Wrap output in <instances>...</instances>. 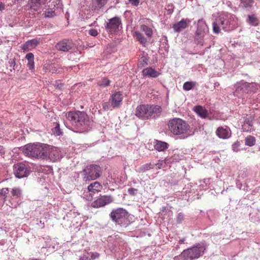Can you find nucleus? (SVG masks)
Segmentation results:
<instances>
[{"instance_id":"f257e3e1","label":"nucleus","mask_w":260,"mask_h":260,"mask_svg":"<svg viewBox=\"0 0 260 260\" xmlns=\"http://www.w3.org/2000/svg\"><path fill=\"white\" fill-rule=\"evenodd\" d=\"M213 31L218 34L221 29L230 32L239 26L238 19L236 15L226 12H219L213 22Z\"/></svg>"},{"instance_id":"f03ea898","label":"nucleus","mask_w":260,"mask_h":260,"mask_svg":"<svg viewBox=\"0 0 260 260\" xmlns=\"http://www.w3.org/2000/svg\"><path fill=\"white\" fill-rule=\"evenodd\" d=\"M210 184V179H204L200 182V184H194L193 185H187L184 187L180 192V199L187 201H192L195 199H198V189L200 190H206L208 188Z\"/></svg>"},{"instance_id":"7ed1b4c3","label":"nucleus","mask_w":260,"mask_h":260,"mask_svg":"<svg viewBox=\"0 0 260 260\" xmlns=\"http://www.w3.org/2000/svg\"><path fill=\"white\" fill-rule=\"evenodd\" d=\"M162 112L160 106L149 104H142L138 106L135 111L136 116L142 120L156 119Z\"/></svg>"},{"instance_id":"20e7f679","label":"nucleus","mask_w":260,"mask_h":260,"mask_svg":"<svg viewBox=\"0 0 260 260\" xmlns=\"http://www.w3.org/2000/svg\"><path fill=\"white\" fill-rule=\"evenodd\" d=\"M112 220L116 225L126 228L132 222V216L124 209L119 208L113 210L110 214Z\"/></svg>"},{"instance_id":"39448f33","label":"nucleus","mask_w":260,"mask_h":260,"mask_svg":"<svg viewBox=\"0 0 260 260\" xmlns=\"http://www.w3.org/2000/svg\"><path fill=\"white\" fill-rule=\"evenodd\" d=\"M67 119L72 125L81 128L87 125L88 117L86 113L79 111H70L66 114Z\"/></svg>"},{"instance_id":"423d86ee","label":"nucleus","mask_w":260,"mask_h":260,"mask_svg":"<svg viewBox=\"0 0 260 260\" xmlns=\"http://www.w3.org/2000/svg\"><path fill=\"white\" fill-rule=\"evenodd\" d=\"M46 144H27L23 148V152L30 157L46 158Z\"/></svg>"},{"instance_id":"0eeeda50","label":"nucleus","mask_w":260,"mask_h":260,"mask_svg":"<svg viewBox=\"0 0 260 260\" xmlns=\"http://www.w3.org/2000/svg\"><path fill=\"white\" fill-rule=\"evenodd\" d=\"M207 248L204 243H198L191 248L184 250L180 255L183 260H193L202 256Z\"/></svg>"},{"instance_id":"6e6552de","label":"nucleus","mask_w":260,"mask_h":260,"mask_svg":"<svg viewBox=\"0 0 260 260\" xmlns=\"http://www.w3.org/2000/svg\"><path fill=\"white\" fill-rule=\"evenodd\" d=\"M260 89V84L255 83H248L243 80L237 83L236 86L235 95L242 96L241 94L255 93Z\"/></svg>"},{"instance_id":"1a4fd4ad","label":"nucleus","mask_w":260,"mask_h":260,"mask_svg":"<svg viewBox=\"0 0 260 260\" xmlns=\"http://www.w3.org/2000/svg\"><path fill=\"white\" fill-rule=\"evenodd\" d=\"M140 31H135L134 37L143 46H145L147 43V38L150 39L153 36V31L151 27L145 24H141L140 25Z\"/></svg>"},{"instance_id":"9d476101","label":"nucleus","mask_w":260,"mask_h":260,"mask_svg":"<svg viewBox=\"0 0 260 260\" xmlns=\"http://www.w3.org/2000/svg\"><path fill=\"white\" fill-rule=\"evenodd\" d=\"M83 173L86 180H94L100 177L102 169L98 165H90L84 169Z\"/></svg>"},{"instance_id":"9b49d317","label":"nucleus","mask_w":260,"mask_h":260,"mask_svg":"<svg viewBox=\"0 0 260 260\" xmlns=\"http://www.w3.org/2000/svg\"><path fill=\"white\" fill-rule=\"evenodd\" d=\"M208 31V27L205 21L203 19L199 20L194 38V40L197 44L203 45L202 40Z\"/></svg>"},{"instance_id":"f8f14e48","label":"nucleus","mask_w":260,"mask_h":260,"mask_svg":"<svg viewBox=\"0 0 260 260\" xmlns=\"http://www.w3.org/2000/svg\"><path fill=\"white\" fill-rule=\"evenodd\" d=\"M22 196V190L18 187H14L11 189L8 196L9 206L12 208H16L18 204V200Z\"/></svg>"},{"instance_id":"ddd939ff","label":"nucleus","mask_w":260,"mask_h":260,"mask_svg":"<svg viewBox=\"0 0 260 260\" xmlns=\"http://www.w3.org/2000/svg\"><path fill=\"white\" fill-rule=\"evenodd\" d=\"M113 198L110 196H100L91 204V207L93 208L103 207L113 202Z\"/></svg>"},{"instance_id":"4468645a","label":"nucleus","mask_w":260,"mask_h":260,"mask_svg":"<svg viewBox=\"0 0 260 260\" xmlns=\"http://www.w3.org/2000/svg\"><path fill=\"white\" fill-rule=\"evenodd\" d=\"M121 24L120 18L115 17L108 20V22L105 25V29L111 34H113L119 30V27Z\"/></svg>"},{"instance_id":"2eb2a0df","label":"nucleus","mask_w":260,"mask_h":260,"mask_svg":"<svg viewBox=\"0 0 260 260\" xmlns=\"http://www.w3.org/2000/svg\"><path fill=\"white\" fill-rule=\"evenodd\" d=\"M45 151L46 152V158H48L53 161H55L61 157L60 151L57 147L46 144Z\"/></svg>"},{"instance_id":"dca6fc26","label":"nucleus","mask_w":260,"mask_h":260,"mask_svg":"<svg viewBox=\"0 0 260 260\" xmlns=\"http://www.w3.org/2000/svg\"><path fill=\"white\" fill-rule=\"evenodd\" d=\"M14 174L16 177L21 178L26 177L29 174V171L25 165L22 162L14 165Z\"/></svg>"},{"instance_id":"f3484780","label":"nucleus","mask_w":260,"mask_h":260,"mask_svg":"<svg viewBox=\"0 0 260 260\" xmlns=\"http://www.w3.org/2000/svg\"><path fill=\"white\" fill-rule=\"evenodd\" d=\"M193 134L189 125L180 118V139L186 138Z\"/></svg>"},{"instance_id":"a211bd4d","label":"nucleus","mask_w":260,"mask_h":260,"mask_svg":"<svg viewBox=\"0 0 260 260\" xmlns=\"http://www.w3.org/2000/svg\"><path fill=\"white\" fill-rule=\"evenodd\" d=\"M215 134L220 139H228L231 137L232 132L229 126L224 125L218 127L216 130Z\"/></svg>"},{"instance_id":"6ab92c4d","label":"nucleus","mask_w":260,"mask_h":260,"mask_svg":"<svg viewBox=\"0 0 260 260\" xmlns=\"http://www.w3.org/2000/svg\"><path fill=\"white\" fill-rule=\"evenodd\" d=\"M123 98L122 94L119 91L112 93L109 99L112 107L114 109L119 107L122 103Z\"/></svg>"},{"instance_id":"aec40b11","label":"nucleus","mask_w":260,"mask_h":260,"mask_svg":"<svg viewBox=\"0 0 260 260\" xmlns=\"http://www.w3.org/2000/svg\"><path fill=\"white\" fill-rule=\"evenodd\" d=\"M254 118L251 115H246L243 117L242 129L243 132H251L254 130Z\"/></svg>"},{"instance_id":"412c9836","label":"nucleus","mask_w":260,"mask_h":260,"mask_svg":"<svg viewBox=\"0 0 260 260\" xmlns=\"http://www.w3.org/2000/svg\"><path fill=\"white\" fill-rule=\"evenodd\" d=\"M74 46V43L71 40L64 39L58 42L56 48L57 50L62 51H68Z\"/></svg>"},{"instance_id":"4be33fe9","label":"nucleus","mask_w":260,"mask_h":260,"mask_svg":"<svg viewBox=\"0 0 260 260\" xmlns=\"http://www.w3.org/2000/svg\"><path fill=\"white\" fill-rule=\"evenodd\" d=\"M43 70L45 73H58L61 71L62 68L58 64L48 62L44 64Z\"/></svg>"},{"instance_id":"5701e85b","label":"nucleus","mask_w":260,"mask_h":260,"mask_svg":"<svg viewBox=\"0 0 260 260\" xmlns=\"http://www.w3.org/2000/svg\"><path fill=\"white\" fill-rule=\"evenodd\" d=\"M39 44V40L34 39L26 42L21 47L23 52H27L35 48Z\"/></svg>"},{"instance_id":"b1692460","label":"nucleus","mask_w":260,"mask_h":260,"mask_svg":"<svg viewBox=\"0 0 260 260\" xmlns=\"http://www.w3.org/2000/svg\"><path fill=\"white\" fill-rule=\"evenodd\" d=\"M51 0H29L30 8L36 11H39L41 9L42 6L47 4Z\"/></svg>"},{"instance_id":"393cba45","label":"nucleus","mask_w":260,"mask_h":260,"mask_svg":"<svg viewBox=\"0 0 260 260\" xmlns=\"http://www.w3.org/2000/svg\"><path fill=\"white\" fill-rule=\"evenodd\" d=\"M168 126L170 131L174 135L179 134V118H173L169 120Z\"/></svg>"},{"instance_id":"a878e982","label":"nucleus","mask_w":260,"mask_h":260,"mask_svg":"<svg viewBox=\"0 0 260 260\" xmlns=\"http://www.w3.org/2000/svg\"><path fill=\"white\" fill-rule=\"evenodd\" d=\"M142 73L144 76L150 78H156L160 75L159 71L156 70L152 67H148L144 69L142 71Z\"/></svg>"},{"instance_id":"bb28decb","label":"nucleus","mask_w":260,"mask_h":260,"mask_svg":"<svg viewBox=\"0 0 260 260\" xmlns=\"http://www.w3.org/2000/svg\"><path fill=\"white\" fill-rule=\"evenodd\" d=\"M108 0H92L90 5V9L92 11H97L103 8Z\"/></svg>"},{"instance_id":"cd10ccee","label":"nucleus","mask_w":260,"mask_h":260,"mask_svg":"<svg viewBox=\"0 0 260 260\" xmlns=\"http://www.w3.org/2000/svg\"><path fill=\"white\" fill-rule=\"evenodd\" d=\"M102 188L103 186L102 184L98 181L91 183L87 186L88 191L93 193H98L100 192L102 190Z\"/></svg>"},{"instance_id":"c85d7f7f","label":"nucleus","mask_w":260,"mask_h":260,"mask_svg":"<svg viewBox=\"0 0 260 260\" xmlns=\"http://www.w3.org/2000/svg\"><path fill=\"white\" fill-rule=\"evenodd\" d=\"M194 111L201 118H206L208 117V113L207 110L203 106H196L193 108Z\"/></svg>"},{"instance_id":"c756f323","label":"nucleus","mask_w":260,"mask_h":260,"mask_svg":"<svg viewBox=\"0 0 260 260\" xmlns=\"http://www.w3.org/2000/svg\"><path fill=\"white\" fill-rule=\"evenodd\" d=\"M154 148L158 151H162L168 147V144L165 142L156 140L154 145Z\"/></svg>"},{"instance_id":"7c9ffc66","label":"nucleus","mask_w":260,"mask_h":260,"mask_svg":"<svg viewBox=\"0 0 260 260\" xmlns=\"http://www.w3.org/2000/svg\"><path fill=\"white\" fill-rule=\"evenodd\" d=\"M25 58L28 61L27 67L31 71H34L35 69V62H34V55L32 53H27Z\"/></svg>"},{"instance_id":"2f4dec72","label":"nucleus","mask_w":260,"mask_h":260,"mask_svg":"<svg viewBox=\"0 0 260 260\" xmlns=\"http://www.w3.org/2000/svg\"><path fill=\"white\" fill-rule=\"evenodd\" d=\"M191 21L192 19L189 18H182L180 20V31L182 29L187 28Z\"/></svg>"},{"instance_id":"473e14b6","label":"nucleus","mask_w":260,"mask_h":260,"mask_svg":"<svg viewBox=\"0 0 260 260\" xmlns=\"http://www.w3.org/2000/svg\"><path fill=\"white\" fill-rule=\"evenodd\" d=\"M256 143V139L252 136H248L245 139V144L249 147H252L255 145Z\"/></svg>"},{"instance_id":"72a5a7b5","label":"nucleus","mask_w":260,"mask_h":260,"mask_svg":"<svg viewBox=\"0 0 260 260\" xmlns=\"http://www.w3.org/2000/svg\"><path fill=\"white\" fill-rule=\"evenodd\" d=\"M154 167V163L150 162V163L146 164L139 168V172L143 173V172L148 171L151 169H153Z\"/></svg>"},{"instance_id":"f704fd0d","label":"nucleus","mask_w":260,"mask_h":260,"mask_svg":"<svg viewBox=\"0 0 260 260\" xmlns=\"http://www.w3.org/2000/svg\"><path fill=\"white\" fill-rule=\"evenodd\" d=\"M197 85V83L194 81L185 82L183 85V89L185 91H189L192 89Z\"/></svg>"},{"instance_id":"c9c22d12","label":"nucleus","mask_w":260,"mask_h":260,"mask_svg":"<svg viewBox=\"0 0 260 260\" xmlns=\"http://www.w3.org/2000/svg\"><path fill=\"white\" fill-rule=\"evenodd\" d=\"M247 21L254 26H256L258 24V19L254 14L248 15Z\"/></svg>"},{"instance_id":"e433bc0d","label":"nucleus","mask_w":260,"mask_h":260,"mask_svg":"<svg viewBox=\"0 0 260 260\" xmlns=\"http://www.w3.org/2000/svg\"><path fill=\"white\" fill-rule=\"evenodd\" d=\"M242 6L246 8H250L253 3L254 0H240Z\"/></svg>"},{"instance_id":"4c0bfd02","label":"nucleus","mask_w":260,"mask_h":260,"mask_svg":"<svg viewBox=\"0 0 260 260\" xmlns=\"http://www.w3.org/2000/svg\"><path fill=\"white\" fill-rule=\"evenodd\" d=\"M52 133L56 136L61 135L62 132L59 127V123H56L55 126L52 129Z\"/></svg>"},{"instance_id":"58836bf2","label":"nucleus","mask_w":260,"mask_h":260,"mask_svg":"<svg viewBox=\"0 0 260 260\" xmlns=\"http://www.w3.org/2000/svg\"><path fill=\"white\" fill-rule=\"evenodd\" d=\"M167 161L168 159H167L162 160H159L157 163L154 164V166L156 167L157 169H161V168H164L166 166Z\"/></svg>"},{"instance_id":"ea45409f","label":"nucleus","mask_w":260,"mask_h":260,"mask_svg":"<svg viewBox=\"0 0 260 260\" xmlns=\"http://www.w3.org/2000/svg\"><path fill=\"white\" fill-rule=\"evenodd\" d=\"M147 61L148 59L145 56L142 57L138 63V67L139 68H142L144 67L146 65H147Z\"/></svg>"},{"instance_id":"a19ab883","label":"nucleus","mask_w":260,"mask_h":260,"mask_svg":"<svg viewBox=\"0 0 260 260\" xmlns=\"http://www.w3.org/2000/svg\"><path fill=\"white\" fill-rule=\"evenodd\" d=\"M110 80L106 78H103L99 81L98 85L100 86H107L110 84Z\"/></svg>"},{"instance_id":"79ce46f5","label":"nucleus","mask_w":260,"mask_h":260,"mask_svg":"<svg viewBox=\"0 0 260 260\" xmlns=\"http://www.w3.org/2000/svg\"><path fill=\"white\" fill-rule=\"evenodd\" d=\"M9 191L8 188H4L0 190V194L5 197V201H8V196L7 194H8Z\"/></svg>"},{"instance_id":"37998d69","label":"nucleus","mask_w":260,"mask_h":260,"mask_svg":"<svg viewBox=\"0 0 260 260\" xmlns=\"http://www.w3.org/2000/svg\"><path fill=\"white\" fill-rule=\"evenodd\" d=\"M83 198L87 201H91L93 199V193L88 191L87 192L84 194Z\"/></svg>"},{"instance_id":"c03bdc74","label":"nucleus","mask_w":260,"mask_h":260,"mask_svg":"<svg viewBox=\"0 0 260 260\" xmlns=\"http://www.w3.org/2000/svg\"><path fill=\"white\" fill-rule=\"evenodd\" d=\"M43 14L44 15L45 17H52L55 15L54 11L52 10H48L46 11Z\"/></svg>"},{"instance_id":"a18cd8bd","label":"nucleus","mask_w":260,"mask_h":260,"mask_svg":"<svg viewBox=\"0 0 260 260\" xmlns=\"http://www.w3.org/2000/svg\"><path fill=\"white\" fill-rule=\"evenodd\" d=\"M240 142L236 141L232 145V150L235 152H238L240 150Z\"/></svg>"},{"instance_id":"49530a36","label":"nucleus","mask_w":260,"mask_h":260,"mask_svg":"<svg viewBox=\"0 0 260 260\" xmlns=\"http://www.w3.org/2000/svg\"><path fill=\"white\" fill-rule=\"evenodd\" d=\"M111 104H109L108 102H105L103 104V108L105 111L111 110Z\"/></svg>"},{"instance_id":"de8ad7c7","label":"nucleus","mask_w":260,"mask_h":260,"mask_svg":"<svg viewBox=\"0 0 260 260\" xmlns=\"http://www.w3.org/2000/svg\"><path fill=\"white\" fill-rule=\"evenodd\" d=\"M88 34L91 36L96 37L98 36L99 33L97 30L92 28L88 30Z\"/></svg>"},{"instance_id":"09e8293b","label":"nucleus","mask_w":260,"mask_h":260,"mask_svg":"<svg viewBox=\"0 0 260 260\" xmlns=\"http://www.w3.org/2000/svg\"><path fill=\"white\" fill-rule=\"evenodd\" d=\"M90 256L91 259H95L100 256V254L98 252H91Z\"/></svg>"},{"instance_id":"8fccbe9b","label":"nucleus","mask_w":260,"mask_h":260,"mask_svg":"<svg viewBox=\"0 0 260 260\" xmlns=\"http://www.w3.org/2000/svg\"><path fill=\"white\" fill-rule=\"evenodd\" d=\"M129 2L134 6H138L139 4V0H128Z\"/></svg>"},{"instance_id":"3c124183","label":"nucleus","mask_w":260,"mask_h":260,"mask_svg":"<svg viewBox=\"0 0 260 260\" xmlns=\"http://www.w3.org/2000/svg\"><path fill=\"white\" fill-rule=\"evenodd\" d=\"M137 190V189L134 188H130L128 189V192L129 194L132 196L135 195V192Z\"/></svg>"},{"instance_id":"603ef678","label":"nucleus","mask_w":260,"mask_h":260,"mask_svg":"<svg viewBox=\"0 0 260 260\" xmlns=\"http://www.w3.org/2000/svg\"><path fill=\"white\" fill-rule=\"evenodd\" d=\"M174 28L176 31H179V23H175L174 25Z\"/></svg>"},{"instance_id":"864d4df0","label":"nucleus","mask_w":260,"mask_h":260,"mask_svg":"<svg viewBox=\"0 0 260 260\" xmlns=\"http://www.w3.org/2000/svg\"><path fill=\"white\" fill-rule=\"evenodd\" d=\"M4 9H5V5L2 3H0V11H2Z\"/></svg>"},{"instance_id":"5fc2aeb1","label":"nucleus","mask_w":260,"mask_h":260,"mask_svg":"<svg viewBox=\"0 0 260 260\" xmlns=\"http://www.w3.org/2000/svg\"><path fill=\"white\" fill-rule=\"evenodd\" d=\"M11 61L12 64L13 65V66L14 67L16 64L15 59H11Z\"/></svg>"},{"instance_id":"6e6d98bb","label":"nucleus","mask_w":260,"mask_h":260,"mask_svg":"<svg viewBox=\"0 0 260 260\" xmlns=\"http://www.w3.org/2000/svg\"><path fill=\"white\" fill-rule=\"evenodd\" d=\"M88 257L86 256H83L81 257L79 260H88Z\"/></svg>"},{"instance_id":"4d7b16f0","label":"nucleus","mask_w":260,"mask_h":260,"mask_svg":"<svg viewBox=\"0 0 260 260\" xmlns=\"http://www.w3.org/2000/svg\"><path fill=\"white\" fill-rule=\"evenodd\" d=\"M185 240L184 239H181V240H180V244L181 243H183L184 242Z\"/></svg>"},{"instance_id":"13d9d810","label":"nucleus","mask_w":260,"mask_h":260,"mask_svg":"<svg viewBox=\"0 0 260 260\" xmlns=\"http://www.w3.org/2000/svg\"><path fill=\"white\" fill-rule=\"evenodd\" d=\"M236 184H237V186L239 188V189H241V187L239 186V184H238V180L237 181Z\"/></svg>"},{"instance_id":"bf43d9fd","label":"nucleus","mask_w":260,"mask_h":260,"mask_svg":"<svg viewBox=\"0 0 260 260\" xmlns=\"http://www.w3.org/2000/svg\"><path fill=\"white\" fill-rule=\"evenodd\" d=\"M250 219L252 221H253V219H254V217H253V216H251V217H250Z\"/></svg>"},{"instance_id":"052dcab7","label":"nucleus","mask_w":260,"mask_h":260,"mask_svg":"<svg viewBox=\"0 0 260 260\" xmlns=\"http://www.w3.org/2000/svg\"><path fill=\"white\" fill-rule=\"evenodd\" d=\"M32 260H40V259L36 258V259H33Z\"/></svg>"},{"instance_id":"680f3d73","label":"nucleus","mask_w":260,"mask_h":260,"mask_svg":"<svg viewBox=\"0 0 260 260\" xmlns=\"http://www.w3.org/2000/svg\"><path fill=\"white\" fill-rule=\"evenodd\" d=\"M179 216H180V217H181V215L180 214L179 215Z\"/></svg>"}]
</instances>
